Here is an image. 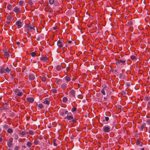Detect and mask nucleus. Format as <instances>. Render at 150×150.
Wrapping results in <instances>:
<instances>
[{
	"label": "nucleus",
	"instance_id": "1",
	"mask_svg": "<svg viewBox=\"0 0 150 150\" xmlns=\"http://www.w3.org/2000/svg\"><path fill=\"white\" fill-rule=\"evenodd\" d=\"M11 69H9L8 67L5 68L4 67H1L0 69V72L2 74H9L11 71Z\"/></svg>",
	"mask_w": 150,
	"mask_h": 150
},
{
	"label": "nucleus",
	"instance_id": "2",
	"mask_svg": "<svg viewBox=\"0 0 150 150\" xmlns=\"http://www.w3.org/2000/svg\"><path fill=\"white\" fill-rule=\"evenodd\" d=\"M64 119H67L68 120H71L73 123H77V120L74 118V116L72 115H68L65 117Z\"/></svg>",
	"mask_w": 150,
	"mask_h": 150
},
{
	"label": "nucleus",
	"instance_id": "3",
	"mask_svg": "<svg viewBox=\"0 0 150 150\" xmlns=\"http://www.w3.org/2000/svg\"><path fill=\"white\" fill-rule=\"evenodd\" d=\"M71 79L72 81L74 80L73 79V78L72 79H71L70 76L67 75L66 76L64 77L63 80H64V82H66V83H68L71 81Z\"/></svg>",
	"mask_w": 150,
	"mask_h": 150
},
{
	"label": "nucleus",
	"instance_id": "4",
	"mask_svg": "<svg viewBox=\"0 0 150 150\" xmlns=\"http://www.w3.org/2000/svg\"><path fill=\"white\" fill-rule=\"evenodd\" d=\"M13 91L15 94L18 96H21L23 94V93L21 92H20L19 90L18 89H16L13 90Z\"/></svg>",
	"mask_w": 150,
	"mask_h": 150
},
{
	"label": "nucleus",
	"instance_id": "5",
	"mask_svg": "<svg viewBox=\"0 0 150 150\" xmlns=\"http://www.w3.org/2000/svg\"><path fill=\"white\" fill-rule=\"evenodd\" d=\"M67 83L66 82L63 83H62L61 86V88L64 91L66 89L68 90L69 88H67L68 85H67Z\"/></svg>",
	"mask_w": 150,
	"mask_h": 150
},
{
	"label": "nucleus",
	"instance_id": "6",
	"mask_svg": "<svg viewBox=\"0 0 150 150\" xmlns=\"http://www.w3.org/2000/svg\"><path fill=\"white\" fill-rule=\"evenodd\" d=\"M68 91L69 92V94L71 96L75 97V91L73 90H68Z\"/></svg>",
	"mask_w": 150,
	"mask_h": 150
},
{
	"label": "nucleus",
	"instance_id": "7",
	"mask_svg": "<svg viewBox=\"0 0 150 150\" xmlns=\"http://www.w3.org/2000/svg\"><path fill=\"white\" fill-rule=\"evenodd\" d=\"M63 40H59L57 42V45L58 47L60 48H62L63 46Z\"/></svg>",
	"mask_w": 150,
	"mask_h": 150
},
{
	"label": "nucleus",
	"instance_id": "8",
	"mask_svg": "<svg viewBox=\"0 0 150 150\" xmlns=\"http://www.w3.org/2000/svg\"><path fill=\"white\" fill-rule=\"evenodd\" d=\"M26 27L28 28H29L27 29V30L28 31H30V30H31L33 29L34 30H35V27H33V25L30 23L27 25L26 26Z\"/></svg>",
	"mask_w": 150,
	"mask_h": 150
},
{
	"label": "nucleus",
	"instance_id": "9",
	"mask_svg": "<svg viewBox=\"0 0 150 150\" xmlns=\"http://www.w3.org/2000/svg\"><path fill=\"white\" fill-rule=\"evenodd\" d=\"M13 139L10 138L7 142V145L9 147H11L13 146Z\"/></svg>",
	"mask_w": 150,
	"mask_h": 150
},
{
	"label": "nucleus",
	"instance_id": "10",
	"mask_svg": "<svg viewBox=\"0 0 150 150\" xmlns=\"http://www.w3.org/2000/svg\"><path fill=\"white\" fill-rule=\"evenodd\" d=\"M35 76H36V74L35 72H34L33 74H30L29 75V78L30 80H33L34 79Z\"/></svg>",
	"mask_w": 150,
	"mask_h": 150
},
{
	"label": "nucleus",
	"instance_id": "11",
	"mask_svg": "<svg viewBox=\"0 0 150 150\" xmlns=\"http://www.w3.org/2000/svg\"><path fill=\"white\" fill-rule=\"evenodd\" d=\"M16 24L18 28H20L21 27L22 22L21 20L17 21Z\"/></svg>",
	"mask_w": 150,
	"mask_h": 150
},
{
	"label": "nucleus",
	"instance_id": "12",
	"mask_svg": "<svg viewBox=\"0 0 150 150\" xmlns=\"http://www.w3.org/2000/svg\"><path fill=\"white\" fill-rule=\"evenodd\" d=\"M103 131L107 133L109 132L110 130L109 127L107 126H104L103 128Z\"/></svg>",
	"mask_w": 150,
	"mask_h": 150
},
{
	"label": "nucleus",
	"instance_id": "13",
	"mask_svg": "<svg viewBox=\"0 0 150 150\" xmlns=\"http://www.w3.org/2000/svg\"><path fill=\"white\" fill-rule=\"evenodd\" d=\"M40 59L41 61H42L43 62H47L48 60L47 57L45 56H44L41 57Z\"/></svg>",
	"mask_w": 150,
	"mask_h": 150
},
{
	"label": "nucleus",
	"instance_id": "14",
	"mask_svg": "<svg viewBox=\"0 0 150 150\" xmlns=\"http://www.w3.org/2000/svg\"><path fill=\"white\" fill-rule=\"evenodd\" d=\"M44 103L49 105L50 103V101L48 98H46L45 99V100L43 102Z\"/></svg>",
	"mask_w": 150,
	"mask_h": 150
},
{
	"label": "nucleus",
	"instance_id": "15",
	"mask_svg": "<svg viewBox=\"0 0 150 150\" xmlns=\"http://www.w3.org/2000/svg\"><path fill=\"white\" fill-rule=\"evenodd\" d=\"M26 100L28 102L30 103H33L34 101V99L32 97L27 98H26Z\"/></svg>",
	"mask_w": 150,
	"mask_h": 150
},
{
	"label": "nucleus",
	"instance_id": "16",
	"mask_svg": "<svg viewBox=\"0 0 150 150\" xmlns=\"http://www.w3.org/2000/svg\"><path fill=\"white\" fill-rule=\"evenodd\" d=\"M55 82L56 84L60 85L62 83V80L60 79H58L56 80Z\"/></svg>",
	"mask_w": 150,
	"mask_h": 150
},
{
	"label": "nucleus",
	"instance_id": "17",
	"mask_svg": "<svg viewBox=\"0 0 150 150\" xmlns=\"http://www.w3.org/2000/svg\"><path fill=\"white\" fill-rule=\"evenodd\" d=\"M125 62V60H118L117 61L116 63V65H117L120 64L121 63L124 64Z\"/></svg>",
	"mask_w": 150,
	"mask_h": 150
},
{
	"label": "nucleus",
	"instance_id": "18",
	"mask_svg": "<svg viewBox=\"0 0 150 150\" xmlns=\"http://www.w3.org/2000/svg\"><path fill=\"white\" fill-rule=\"evenodd\" d=\"M13 11L17 13H18L20 12V9L17 7H16L13 10Z\"/></svg>",
	"mask_w": 150,
	"mask_h": 150
},
{
	"label": "nucleus",
	"instance_id": "19",
	"mask_svg": "<svg viewBox=\"0 0 150 150\" xmlns=\"http://www.w3.org/2000/svg\"><path fill=\"white\" fill-rule=\"evenodd\" d=\"M30 54L32 57H33L35 56H38L40 55V54L37 55L35 52H32Z\"/></svg>",
	"mask_w": 150,
	"mask_h": 150
},
{
	"label": "nucleus",
	"instance_id": "20",
	"mask_svg": "<svg viewBox=\"0 0 150 150\" xmlns=\"http://www.w3.org/2000/svg\"><path fill=\"white\" fill-rule=\"evenodd\" d=\"M3 106L4 108L7 109L9 108V104L7 103H5L3 104Z\"/></svg>",
	"mask_w": 150,
	"mask_h": 150
},
{
	"label": "nucleus",
	"instance_id": "21",
	"mask_svg": "<svg viewBox=\"0 0 150 150\" xmlns=\"http://www.w3.org/2000/svg\"><path fill=\"white\" fill-rule=\"evenodd\" d=\"M13 130L11 128H8L7 130V132L9 134H11L13 133Z\"/></svg>",
	"mask_w": 150,
	"mask_h": 150
},
{
	"label": "nucleus",
	"instance_id": "22",
	"mask_svg": "<svg viewBox=\"0 0 150 150\" xmlns=\"http://www.w3.org/2000/svg\"><path fill=\"white\" fill-rule=\"evenodd\" d=\"M62 67L63 68H64L65 67H63L61 65H58L56 67V69L58 71H60L61 70Z\"/></svg>",
	"mask_w": 150,
	"mask_h": 150
},
{
	"label": "nucleus",
	"instance_id": "23",
	"mask_svg": "<svg viewBox=\"0 0 150 150\" xmlns=\"http://www.w3.org/2000/svg\"><path fill=\"white\" fill-rule=\"evenodd\" d=\"M26 145L29 148L32 146V143L31 142L28 141L27 142Z\"/></svg>",
	"mask_w": 150,
	"mask_h": 150
},
{
	"label": "nucleus",
	"instance_id": "24",
	"mask_svg": "<svg viewBox=\"0 0 150 150\" xmlns=\"http://www.w3.org/2000/svg\"><path fill=\"white\" fill-rule=\"evenodd\" d=\"M9 55L10 54L7 51L4 52V55L5 57H7L9 56Z\"/></svg>",
	"mask_w": 150,
	"mask_h": 150
},
{
	"label": "nucleus",
	"instance_id": "25",
	"mask_svg": "<svg viewBox=\"0 0 150 150\" xmlns=\"http://www.w3.org/2000/svg\"><path fill=\"white\" fill-rule=\"evenodd\" d=\"M7 9L9 10H11L12 8V6L11 4H8L7 6Z\"/></svg>",
	"mask_w": 150,
	"mask_h": 150
},
{
	"label": "nucleus",
	"instance_id": "26",
	"mask_svg": "<svg viewBox=\"0 0 150 150\" xmlns=\"http://www.w3.org/2000/svg\"><path fill=\"white\" fill-rule=\"evenodd\" d=\"M6 18L7 20L9 21H11V20L12 18L11 16L9 15H8L6 16Z\"/></svg>",
	"mask_w": 150,
	"mask_h": 150
},
{
	"label": "nucleus",
	"instance_id": "27",
	"mask_svg": "<svg viewBox=\"0 0 150 150\" xmlns=\"http://www.w3.org/2000/svg\"><path fill=\"white\" fill-rule=\"evenodd\" d=\"M68 100V98L66 97H64L62 99V101L63 103H66Z\"/></svg>",
	"mask_w": 150,
	"mask_h": 150
},
{
	"label": "nucleus",
	"instance_id": "28",
	"mask_svg": "<svg viewBox=\"0 0 150 150\" xmlns=\"http://www.w3.org/2000/svg\"><path fill=\"white\" fill-rule=\"evenodd\" d=\"M52 92L53 93H56L57 92V90L56 89L53 88L51 90Z\"/></svg>",
	"mask_w": 150,
	"mask_h": 150
},
{
	"label": "nucleus",
	"instance_id": "29",
	"mask_svg": "<svg viewBox=\"0 0 150 150\" xmlns=\"http://www.w3.org/2000/svg\"><path fill=\"white\" fill-rule=\"evenodd\" d=\"M26 134L25 131H22L20 133V134L22 136H24Z\"/></svg>",
	"mask_w": 150,
	"mask_h": 150
},
{
	"label": "nucleus",
	"instance_id": "30",
	"mask_svg": "<svg viewBox=\"0 0 150 150\" xmlns=\"http://www.w3.org/2000/svg\"><path fill=\"white\" fill-rule=\"evenodd\" d=\"M46 77L45 76H42L41 78L42 81L43 82H45L46 80Z\"/></svg>",
	"mask_w": 150,
	"mask_h": 150
},
{
	"label": "nucleus",
	"instance_id": "31",
	"mask_svg": "<svg viewBox=\"0 0 150 150\" xmlns=\"http://www.w3.org/2000/svg\"><path fill=\"white\" fill-rule=\"evenodd\" d=\"M8 127H9V126H8V125H6V124H5L3 126V128H4V129H6L8 128Z\"/></svg>",
	"mask_w": 150,
	"mask_h": 150
},
{
	"label": "nucleus",
	"instance_id": "32",
	"mask_svg": "<svg viewBox=\"0 0 150 150\" xmlns=\"http://www.w3.org/2000/svg\"><path fill=\"white\" fill-rule=\"evenodd\" d=\"M24 3V2L23 1H19V4L21 6H23V4Z\"/></svg>",
	"mask_w": 150,
	"mask_h": 150
},
{
	"label": "nucleus",
	"instance_id": "33",
	"mask_svg": "<svg viewBox=\"0 0 150 150\" xmlns=\"http://www.w3.org/2000/svg\"><path fill=\"white\" fill-rule=\"evenodd\" d=\"M56 140L55 139H54L53 140V145L55 146H56L57 145V144L56 143Z\"/></svg>",
	"mask_w": 150,
	"mask_h": 150
},
{
	"label": "nucleus",
	"instance_id": "34",
	"mask_svg": "<svg viewBox=\"0 0 150 150\" xmlns=\"http://www.w3.org/2000/svg\"><path fill=\"white\" fill-rule=\"evenodd\" d=\"M130 58L132 60L135 59L136 57L134 55H132L130 57Z\"/></svg>",
	"mask_w": 150,
	"mask_h": 150
},
{
	"label": "nucleus",
	"instance_id": "35",
	"mask_svg": "<svg viewBox=\"0 0 150 150\" xmlns=\"http://www.w3.org/2000/svg\"><path fill=\"white\" fill-rule=\"evenodd\" d=\"M77 109V108L76 107L73 108L71 110V111L72 112H74Z\"/></svg>",
	"mask_w": 150,
	"mask_h": 150
},
{
	"label": "nucleus",
	"instance_id": "36",
	"mask_svg": "<svg viewBox=\"0 0 150 150\" xmlns=\"http://www.w3.org/2000/svg\"><path fill=\"white\" fill-rule=\"evenodd\" d=\"M141 143V142L139 141V139H137V141L136 142V144L137 145H139Z\"/></svg>",
	"mask_w": 150,
	"mask_h": 150
},
{
	"label": "nucleus",
	"instance_id": "37",
	"mask_svg": "<svg viewBox=\"0 0 150 150\" xmlns=\"http://www.w3.org/2000/svg\"><path fill=\"white\" fill-rule=\"evenodd\" d=\"M34 143L35 145H37L39 143V141L38 140H35L34 141Z\"/></svg>",
	"mask_w": 150,
	"mask_h": 150
},
{
	"label": "nucleus",
	"instance_id": "38",
	"mask_svg": "<svg viewBox=\"0 0 150 150\" xmlns=\"http://www.w3.org/2000/svg\"><path fill=\"white\" fill-rule=\"evenodd\" d=\"M29 133L31 135H33L34 134V132L31 130H30L29 131Z\"/></svg>",
	"mask_w": 150,
	"mask_h": 150
},
{
	"label": "nucleus",
	"instance_id": "39",
	"mask_svg": "<svg viewBox=\"0 0 150 150\" xmlns=\"http://www.w3.org/2000/svg\"><path fill=\"white\" fill-rule=\"evenodd\" d=\"M101 92L102 93L103 95H105V91L104 90V88H103L102 89L101 91Z\"/></svg>",
	"mask_w": 150,
	"mask_h": 150
},
{
	"label": "nucleus",
	"instance_id": "40",
	"mask_svg": "<svg viewBox=\"0 0 150 150\" xmlns=\"http://www.w3.org/2000/svg\"><path fill=\"white\" fill-rule=\"evenodd\" d=\"M54 0H49V3L50 4H52L54 2Z\"/></svg>",
	"mask_w": 150,
	"mask_h": 150
},
{
	"label": "nucleus",
	"instance_id": "41",
	"mask_svg": "<svg viewBox=\"0 0 150 150\" xmlns=\"http://www.w3.org/2000/svg\"><path fill=\"white\" fill-rule=\"evenodd\" d=\"M20 147L18 146H16L14 148V150H19Z\"/></svg>",
	"mask_w": 150,
	"mask_h": 150
},
{
	"label": "nucleus",
	"instance_id": "42",
	"mask_svg": "<svg viewBox=\"0 0 150 150\" xmlns=\"http://www.w3.org/2000/svg\"><path fill=\"white\" fill-rule=\"evenodd\" d=\"M109 120V118L107 117H105V120H103V121L104 122L105 120H106V121H108Z\"/></svg>",
	"mask_w": 150,
	"mask_h": 150
},
{
	"label": "nucleus",
	"instance_id": "43",
	"mask_svg": "<svg viewBox=\"0 0 150 150\" xmlns=\"http://www.w3.org/2000/svg\"><path fill=\"white\" fill-rule=\"evenodd\" d=\"M146 122L149 124H150V118L147 119L146 120Z\"/></svg>",
	"mask_w": 150,
	"mask_h": 150
},
{
	"label": "nucleus",
	"instance_id": "44",
	"mask_svg": "<svg viewBox=\"0 0 150 150\" xmlns=\"http://www.w3.org/2000/svg\"><path fill=\"white\" fill-rule=\"evenodd\" d=\"M145 124H143L141 126V128L142 129H143L144 128H146L145 127Z\"/></svg>",
	"mask_w": 150,
	"mask_h": 150
},
{
	"label": "nucleus",
	"instance_id": "45",
	"mask_svg": "<svg viewBox=\"0 0 150 150\" xmlns=\"http://www.w3.org/2000/svg\"><path fill=\"white\" fill-rule=\"evenodd\" d=\"M38 107H39L40 109H42L43 108V105L42 104H39L38 106Z\"/></svg>",
	"mask_w": 150,
	"mask_h": 150
},
{
	"label": "nucleus",
	"instance_id": "46",
	"mask_svg": "<svg viewBox=\"0 0 150 150\" xmlns=\"http://www.w3.org/2000/svg\"><path fill=\"white\" fill-rule=\"evenodd\" d=\"M6 23L10 25V24L12 23L11 21H7Z\"/></svg>",
	"mask_w": 150,
	"mask_h": 150
},
{
	"label": "nucleus",
	"instance_id": "47",
	"mask_svg": "<svg viewBox=\"0 0 150 150\" xmlns=\"http://www.w3.org/2000/svg\"><path fill=\"white\" fill-rule=\"evenodd\" d=\"M145 99L146 101H148L149 100V98L148 96H146L145 97Z\"/></svg>",
	"mask_w": 150,
	"mask_h": 150
},
{
	"label": "nucleus",
	"instance_id": "48",
	"mask_svg": "<svg viewBox=\"0 0 150 150\" xmlns=\"http://www.w3.org/2000/svg\"><path fill=\"white\" fill-rule=\"evenodd\" d=\"M70 68L69 67H67L66 68L67 71H69L70 70Z\"/></svg>",
	"mask_w": 150,
	"mask_h": 150
},
{
	"label": "nucleus",
	"instance_id": "49",
	"mask_svg": "<svg viewBox=\"0 0 150 150\" xmlns=\"http://www.w3.org/2000/svg\"><path fill=\"white\" fill-rule=\"evenodd\" d=\"M147 106L148 107L150 108V101L148 103Z\"/></svg>",
	"mask_w": 150,
	"mask_h": 150
},
{
	"label": "nucleus",
	"instance_id": "50",
	"mask_svg": "<svg viewBox=\"0 0 150 150\" xmlns=\"http://www.w3.org/2000/svg\"><path fill=\"white\" fill-rule=\"evenodd\" d=\"M18 138V135H16L15 137V139H17Z\"/></svg>",
	"mask_w": 150,
	"mask_h": 150
},
{
	"label": "nucleus",
	"instance_id": "51",
	"mask_svg": "<svg viewBox=\"0 0 150 150\" xmlns=\"http://www.w3.org/2000/svg\"><path fill=\"white\" fill-rule=\"evenodd\" d=\"M61 115H64L65 114L64 112V111H62L61 112Z\"/></svg>",
	"mask_w": 150,
	"mask_h": 150
},
{
	"label": "nucleus",
	"instance_id": "52",
	"mask_svg": "<svg viewBox=\"0 0 150 150\" xmlns=\"http://www.w3.org/2000/svg\"><path fill=\"white\" fill-rule=\"evenodd\" d=\"M23 41H27V39L26 38H24L23 39Z\"/></svg>",
	"mask_w": 150,
	"mask_h": 150
},
{
	"label": "nucleus",
	"instance_id": "53",
	"mask_svg": "<svg viewBox=\"0 0 150 150\" xmlns=\"http://www.w3.org/2000/svg\"><path fill=\"white\" fill-rule=\"evenodd\" d=\"M128 24L129 25H131L132 24V22L131 21H129L128 22Z\"/></svg>",
	"mask_w": 150,
	"mask_h": 150
},
{
	"label": "nucleus",
	"instance_id": "54",
	"mask_svg": "<svg viewBox=\"0 0 150 150\" xmlns=\"http://www.w3.org/2000/svg\"><path fill=\"white\" fill-rule=\"evenodd\" d=\"M64 113L65 114H68V111H66L65 112H64Z\"/></svg>",
	"mask_w": 150,
	"mask_h": 150
},
{
	"label": "nucleus",
	"instance_id": "55",
	"mask_svg": "<svg viewBox=\"0 0 150 150\" xmlns=\"http://www.w3.org/2000/svg\"><path fill=\"white\" fill-rule=\"evenodd\" d=\"M16 43L17 45H19L20 44V42H17Z\"/></svg>",
	"mask_w": 150,
	"mask_h": 150
},
{
	"label": "nucleus",
	"instance_id": "56",
	"mask_svg": "<svg viewBox=\"0 0 150 150\" xmlns=\"http://www.w3.org/2000/svg\"><path fill=\"white\" fill-rule=\"evenodd\" d=\"M68 43H69V44L71 43H72V41H71V40H69L68 41Z\"/></svg>",
	"mask_w": 150,
	"mask_h": 150
},
{
	"label": "nucleus",
	"instance_id": "57",
	"mask_svg": "<svg viewBox=\"0 0 150 150\" xmlns=\"http://www.w3.org/2000/svg\"><path fill=\"white\" fill-rule=\"evenodd\" d=\"M36 40H40V38L39 37H38L36 38Z\"/></svg>",
	"mask_w": 150,
	"mask_h": 150
},
{
	"label": "nucleus",
	"instance_id": "58",
	"mask_svg": "<svg viewBox=\"0 0 150 150\" xmlns=\"http://www.w3.org/2000/svg\"><path fill=\"white\" fill-rule=\"evenodd\" d=\"M2 138L1 137H0V141L2 142Z\"/></svg>",
	"mask_w": 150,
	"mask_h": 150
},
{
	"label": "nucleus",
	"instance_id": "59",
	"mask_svg": "<svg viewBox=\"0 0 150 150\" xmlns=\"http://www.w3.org/2000/svg\"><path fill=\"white\" fill-rule=\"evenodd\" d=\"M141 144L140 145V146H142V145L143 144V143L142 142H141L140 143Z\"/></svg>",
	"mask_w": 150,
	"mask_h": 150
},
{
	"label": "nucleus",
	"instance_id": "60",
	"mask_svg": "<svg viewBox=\"0 0 150 150\" xmlns=\"http://www.w3.org/2000/svg\"><path fill=\"white\" fill-rule=\"evenodd\" d=\"M22 147H23V148H26V146H22Z\"/></svg>",
	"mask_w": 150,
	"mask_h": 150
},
{
	"label": "nucleus",
	"instance_id": "61",
	"mask_svg": "<svg viewBox=\"0 0 150 150\" xmlns=\"http://www.w3.org/2000/svg\"><path fill=\"white\" fill-rule=\"evenodd\" d=\"M141 150H144V148H142L141 149Z\"/></svg>",
	"mask_w": 150,
	"mask_h": 150
},
{
	"label": "nucleus",
	"instance_id": "62",
	"mask_svg": "<svg viewBox=\"0 0 150 150\" xmlns=\"http://www.w3.org/2000/svg\"><path fill=\"white\" fill-rule=\"evenodd\" d=\"M149 132L150 133V126L149 127Z\"/></svg>",
	"mask_w": 150,
	"mask_h": 150
},
{
	"label": "nucleus",
	"instance_id": "63",
	"mask_svg": "<svg viewBox=\"0 0 150 150\" xmlns=\"http://www.w3.org/2000/svg\"><path fill=\"white\" fill-rule=\"evenodd\" d=\"M53 28H54V29H56L55 28V27H54Z\"/></svg>",
	"mask_w": 150,
	"mask_h": 150
},
{
	"label": "nucleus",
	"instance_id": "64",
	"mask_svg": "<svg viewBox=\"0 0 150 150\" xmlns=\"http://www.w3.org/2000/svg\"><path fill=\"white\" fill-rule=\"evenodd\" d=\"M1 129L0 128V132H1Z\"/></svg>",
	"mask_w": 150,
	"mask_h": 150
}]
</instances>
